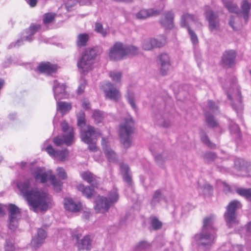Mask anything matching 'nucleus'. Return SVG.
<instances>
[{
	"label": "nucleus",
	"instance_id": "obj_8",
	"mask_svg": "<svg viewBox=\"0 0 251 251\" xmlns=\"http://www.w3.org/2000/svg\"><path fill=\"white\" fill-rule=\"evenodd\" d=\"M8 211L9 228L12 230L16 229L18 221L21 218V214L20 209L16 205L9 204L7 206Z\"/></svg>",
	"mask_w": 251,
	"mask_h": 251
},
{
	"label": "nucleus",
	"instance_id": "obj_14",
	"mask_svg": "<svg viewBox=\"0 0 251 251\" xmlns=\"http://www.w3.org/2000/svg\"><path fill=\"white\" fill-rule=\"evenodd\" d=\"M74 141V130H69L68 134L57 136L54 138L53 142L56 146H60L63 144L70 146L73 144Z\"/></svg>",
	"mask_w": 251,
	"mask_h": 251
},
{
	"label": "nucleus",
	"instance_id": "obj_44",
	"mask_svg": "<svg viewBox=\"0 0 251 251\" xmlns=\"http://www.w3.org/2000/svg\"><path fill=\"white\" fill-rule=\"evenodd\" d=\"M223 3L226 7L228 10L232 13H237L238 11V8L236 5L232 4L231 1L228 0H224Z\"/></svg>",
	"mask_w": 251,
	"mask_h": 251
},
{
	"label": "nucleus",
	"instance_id": "obj_63",
	"mask_svg": "<svg viewBox=\"0 0 251 251\" xmlns=\"http://www.w3.org/2000/svg\"><path fill=\"white\" fill-rule=\"evenodd\" d=\"M82 106L84 109H89L90 108V103L89 100L84 99L82 101Z\"/></svg>",
	"mask_w": 251,
	"mask_h": 251
},
{
	"label": "nucleus",
	"instance_id": "obj_24",
	"mask_svg": "<svg viewBox=\"0 0 251 251\" xmlns=\"http://www.w3.org/2000/svg\"><path fill=\"white\" fill-rule=\"evenodd\" d=\"M166 191L164 190L158 189L156 190L151 201V206H155L162 201H166Z\"/></svg>",
	"mask_w": 251,
	"mask_h": 251
},
{
	"label": "nucleus",
	"instance_id": "obj_17",
	"mask_svg": "<svg viewBox=\"0 0 251 251\" xmlns=\"http://www.w3.org/2000/svg\"><path fill=\"white\" fill-rule=\"evenodd\" d=\"M65 89L66 87L64 84H60L56 80L53 81L52 90L54 93V99L56 101L67 98V95Z\"/></svg>",
	"mask_w": 251,
	"mask_h": 251
},
{
	"label": "nucleus",
	"instance_id": "obj_27",
	"mask_svg": "<svg viewBox=\"0 0 251 251\" xmlns=\"http://www.w3.org/2000/svg\"><path fill=\"white\" fill-rule=\"evenodd\" d=\"M236 94L234 95V99L236 100V103L233 101H231L232 107L233 109L237 112H240L243 109V105L241 101V93L238 88L236 89Z\"/></svg>",
	"mask_w": 251,
	"mask_h": 251
},
{
	"label": "nucleus",
	"instance_id": "obj_1",
	"mask_svg": "<svg viewBox=\"0 0 251 251\" xmlns=\"http://www.w3.org/2000/svg\"><path fill=\"white\" fill-rule=\"evenodd\" d=\"M32 178H25L17 183V187L27 201L30 209L35 212L46 211L51 205L50 196L45 192L36 188H31Z\"/></svg>",
	"mask_w": 251,
	"mask_h": 251
},
{
	"label": "nucleus",
	"instance_id": "obj_64",
	"mask_svg": "<svg viewBox=\"0 0 251 251\" xmlns=\"http://www.w3.org/2000/svg\"><path fill=\"white\" fill-rule=\"evenodd\" d=\"M61 128L63 132H66L69 129L68 124L66 122H63L61 124Z\"/></svg>",
	"mask_w": 251,
	"mask_h": 251
},
{
	"label": "nucleus",
	"instance_id": "obj_53",
	"mask_svg": "<svg viewBox=\"0 0 251 251\" xmlns=\"http://www.w3.org/2000/svg\"><path fill=\"white\" fill-rule=\"evenodd\" d=\"M229 129L232 134L238 135L240 132V129L238 126L233 122H231L229 125Z\"/></svg>",
	"mask_w": 251,
	"mask_h": 251
},
{
	"label": "nucleus",
	"instance_id": "obj_34",
	"mask_svg": "<svg viewBox=\"0 0 251 251\" xmlns=\"http://www.w3.org/2000/svg\"><path fill=\"white\" fill-rule=\"evenodd\" d=\"M200 139L203 144L210 149H215L216 145L212 143L209 139L206 132L201 129L200 133Z\"/></svg>",
	"mask_w": 251,
	"mask_h": 251
},
{
	"label": "nucleus",
	"instance_id": "obj_62",
	"mask_svg": "<svg viewBox=\"0 0 251 251\" xmlns=\"http://www.w3.org/2000/svg\"><path fill=\"white\" fill-rule=\"evenodd\" d=\"M88 145V148L90 151H97V148L96 145V141L93 140L90 143H86Z\"/></svg>",
	"mask_w": 251,
	"mask_h": 251
},
{
	"label": "nucleus",
	"instance_id": "obj_23",
	"mask_svg": "<svg viewBox=\"0 0 251 251\" xmlns=\"http://www.w3.org/2000/svg\"><path fill=\"white\" fill-rule=\"evenodd\" d=\"M64 207L67 210L76 212L82 209V204L75 203L72 199L66 198L64 200Z\"/></svg>",
	"mask_w": 251,
	"mask_h": 251
},
{
	"label": "nucleus",
	"instance_id": "obj_10",
	"mask_svg": "<svg viewBox=\"0 0 251 251\" xmlns=\"http://www.w3.org/2000/svg\"><path fill=\"white\" fill-rule=\"evenodd\" d=\"M204 15L208 22L210 31L213 32L215 30H219L220 24L218 13L214 12L209 7L206 6Z\"/></svg>",
	"mask_w": 251,
	"mask_h": 251
},
{
	"label": "nucleus",
	"instance_id": "obj_9",
	"mask_svg": "<svg viewBox=\"0 0 251 251\" xmlns=\"http://www.w3.org/2000/svg\"><path fill=\"white\" fill-rule=\"evenodd\" d=\"M241 207V203L236 200L231 201L226 207V212L224 216L228 227H231V225L236 222L235 212L237 209Z\"/></svg>",
	"mask_w": 251,
	"mask_h": 251
},
{
	"label": "nucleus",
	"instance_id": "obj_33",
	"mask_svg": "<svg viewBox=\"0 0 251 251\" xmlns=\"http://www.w3.org/2000/svg\"><path fill=\"white\" fill-rule=\"evenodd\" d=\"M120 170L123 174L124 180L129 185L132 184V179L130 176L128 174L129 167L127 164L122 163L120 165Z\"/></svg>",
	"mask_w": 251,
	"mask_h": 251
},
{
	"label": "nucleus",
	"instance_id": "obj_35",
	"mask_svg": "<svg viewBox=\"0 0 251 251\" xmlns=\"http://www.w3.org/2000/svg\"><path fill=\"white\" fill-rule=\"evenodd\" d=\"M251 8V4L247 0H243L241 4L242 12L246 23L249 18V12Z\"/></svg>",
	"mask_w": 251,
	"mask_h": 251
},
{
	"label": "nucleus",
	"instance_id": "obj_19",
	"mask_svg": "<svg viewBox=\"0 0 251 251\" xmlns=\"http://www.w3.org/2000/svg\"><path fill=\"white\" fill-rule=\"evenodd\" d=\"M47 236L45 230L39 229L37 232V235L34 236L31 241V245L34 249L38 248L44 242Z\"/></svg>",
	"mask_w": 251,
	"mask_h": 251
},
{
	"label": "nucleus",
	"instance_id": "obj_54",
	"mask_svg": "<svg viewBox=\"0 0 251 251\" xmlns=\"http://www.w3.org/2000/svg\"><path fill=\"white\" fill-rule=\"evenodd\" d=\"M207 106L209 109L212 110L214 113L217 114L219 113V107L215 104V102L212 100H209L207 102Z\"/></svg>",
	"mask_w": 251,
	"mask_h": 251
},
{
	"label": "nucleus",
	"instance_id": "obj_51",
	"mask_svg": "<svg viewBox=\"0 0 251 251\" xmlns=\"http://www.w3.org/2000/svg\"><path fill=\"white\" fill-rule=\"evenodd\" d=\"M156 61L160 63H169L170 57L167 53H162L157 57Z\"/></svg>",
	"mask_w": 251,
	"mask_h": 251
},
{
	"label": "nucleus",
	"instance_id": "obj_40",
	"mask_svg": "<svg viewBox=\"0 0 251 251\" xmlns=\"http://www.w3.org/2000/svg\"><path fill=\"white\" fill-rule=\"evenodd\" d=\"M236 192L240 196L245 198L248 201H251V188H237L236 189Z\"/></svg>",
	"mask_w": 251,
	"mask_h": 251
},
{
	"label": "nucleus",
	"instance_id": "obj_16",
	"mask_svg": "<svg viewBox=\"0 0 251 251\" xmlns=\"http://www.w3.org/2000/svg\"><path fill=\"white\" fill-rule=\"evenodd\" d=\"M165 40H159L149 38L144 39L141 44L142 48L145 50H150L155 48H160L165 45Z\"/></svg>",
	"mask_w": 251,
	"mask_h": 251
},
{
	"label": "nucleus",
	"instance_id": "obj_28",
	"mask_svg": "<svg viewBox=\"0 0 251 251\" xmlns=\"http://www.w3.org/2000/svg\"><path fill=\"white\" fill-rule=\"evenodd\" d=\"M198 18L193 15L186 13L182 15L180 21V25L182 27H186L189 26L188 24L191 21L197 22L198 21Z\"/></svg>",
	"mask_w": 251,
	"mask_h": 251
},
{
	"label": "nucleus",
	"instance_id": "obj_39",
	"mask_svg": "<svg viewBox=\"0 0 251 251\" xmlns=\"http://www.w3.org/2000/svg\"><path fill=\"white\" fill-rule=\"evenodd\" d=\"M72 108L70 103L65 101H61L57 102V109L59 110L62 113L64 114L69 111Z\"/></svg>",
	"mask_w": 251,
	"mask_h": 251
},
{
	"label": "nucleus",
	"instance_id": "obj_2",
	"mask_svg": "<svg viewBox=\"0 0 251 251\" xmlns=\"http://www.w3.org/2000/svg\"><path fill=\"white\" fill-rule=\"evenodd\" d=\"M214 220V215H210L204 218L201 232L194 236L195 240L199 246L209 247L214 243L216 238L213 226Z\"/></svg>",
	"mask_w": 251,
	"mask_h": 251
},
{
	"label": "nucleus",
	"instance_id": "obj_50",
	"mask_svg": "<svg viewBox=\"0 0 251 251\" xmlns=\"http://www.w3.org/2000/svg\"><path fill=\"white\" fill-rule=\"evenodd\" d=\"M55 17V14L53 13H46L44 15L43 22L45 24H48L51 23Z\"/></svg>",
	"mask_w": 251,
	"mask_h": 251
},
{
	"label": "nucleus",
	"instance_id": "obj_58",
	"mask_svg": "<svg viewBox=\"0 0 251 251\" xmlns=\"http://www.w3.org/2000/svg\"><path fill=\"white\" fill-rule=\"evenodd\" d=\"M76 0H68L65 3L66 9L68 11H71V8L76 4Z\"/></svg>",
	"mask_w": 251,
	"mask_h": 251
},
{
	"label": "nucleus",
	"instance_id": "obj_46",
	"mask_svg": "<svg viewBox=\"0 0 251 251\" xmlns=\"http://www.w3.org/2000/svg\"><path fill=\"white\" fill-rule=\"evenodd\" d=\"M77 125L80 127L86 126L85 120V113L83 111H81L77 114Z\"/></svg>",
	"mask_w": 251,
	"mask_h": 251
},
{
	"label": "nucleus",
	"instance_id": "obj_52",
	"mask_svg": "<svg viewBox=\"0 0 251 251\" xmlns=\"http://www.w3.org/2000/svg\"><path fill=\"white\" fill-rule=\"evenodd\" d=\"M126 99L132 108L134 110H136L137 107L134 102V96L133 94L132 93L128 92L126 96Z\"/></svg>",
	"mask_w": 251,
	"mask_h": 251
},
{
	"label": "nucleus",
	"instance_id": "obj_5",
	"mask_svg": "<svg viewBox=\"0 0 251 251\" xmlns=\"http://www.w3.org/2000/svg\"><path fill=\"white\" fill-rule=\"evenodd\" d=\"M134 122L130 116L124 119L119 127V134L121 141L126 148L131 146V135L133 132Z\"/></svg>",
	"mask_w": 251,
	"mask_h": 251
},
{
	"label": "nucleus",
	"instance_id": "obj_12",
	"mask_svg": "<svg viewBox=\"0 0 251 251\" xmlns=\"http://www.w3.org/2000/svg\"><path fill=\"white\" fill-rule=\"evenodd\" d=\"M172 116L171 107L166 106L162 115H157L154 118V123L160 126L167 127L170 125Z\"/></svg>",
	"mask_w": 251,
	"mask_h": 251
},
{
	"label": "nucleus",
	"instance_id": "obj_11",
	"mask_svg": "<svg viewBox=\"0 0 251 251\" xmlns=\"http://www.w3.org/2000/svg\"><path fill=\"white\" fill-rule=\"evenodd\" d=\"M102 89L106 99L115 102L119 101L122 98L120 91L113 84L107 82L102 86Z\"/></svg>",
	"mask_w": 251,
	"mask_h": 251
},
{
	"label": "nucleus",
	"instance_id": "obj_48",
	"mask_svg": "<svg viewBox=\"0 0 251 251\" xmlns=\"http://www.w3.org/2000/svg\"><path fill=\"white\" fill-rule=\"evenodd\" d=\"M187 31L190 35L191 41L194 45H196L198 44L199 40L198 36L194 31H193L190 26L187 27Z\"/></svg>",
	"mask_w": 251,
	"mask_h": 251
},
{
	"label": "nucleus",
	"instance_id": "obj_13",
	"mask_svg": "<svg viewBox=\"0 0 251 251\" xmlns=\"http://www.w3.org/2000/svg\"><path fill=\"white\" fill-rule=\"evenodd\" d=\"M45 150L51 157L60 161H65L69 154V151L67 149L65 148L61 150H55L50 145L47 146Z\"/></svg>",
	"mask_w": 251,
	"mask_h": 251
},
{
	"label": "nucleus",
	"instance_id": "obj_26",
	"mask_svg": "<svg viewBox=\"0 0 251 251\" xmlns=\"http://www.w3.org/2000/svg\"><path fill=\"white\" fill-rule=\"evenodd\" d=\"M161 25L166 29H170L173 27V13L171 11L164 14L161 20Z\"/></svg>",
	"mask_w": 251,
	"mask_h": 251
},
{
	"label": "nucleus",
	"instance_id": "obj_30",
	"mask_svg": "<svg viewBox=\"0 0 251 251\" xmlns=\"http://www.w3.org/2000/svg\"><path fill=\"white\" fill-rule=\"evenodd\" d=\"M77 190L81 192L82 195L86 197L87 199H90L94 195L95 191L89 186H85L82 184H79L77 185Z\"/></svg>",
	"mask_w": 251,
	"mask_h": 251
},
{
	"label": "nucleus",
	"instance_id": "obj_6",
	"mask_svg": "<svg viewBox=\"0 0 251 251\" xmlns=\"http://www.w3.org/2000/svg\"><path fill=\"white\" fill-rule=\"evenodd\" d=\"M108 56L112 61L126 58V46L122 42H115L109 49Z\"/></svg>",
	"mask_w": 251,
	"mask_h": 251
},
{
	"label": "nucleus",
	"instance_id": "obj_41",
	"mask_svg": "<svg viewBox=\"0 0 251 251\" xmlns=\"http://www.w3.org/2000/svg\"><path fill=\"white\" fill-rule=\"evenodd\" d=\"M150 224L152 228L154 230H157L161 228L162 223L156 217L151 216L150 217Z\"/></svg>",
	"mask_w": 251,
	"mask_h": 251
},
{
	"label": "nucleus",
	"instance_id": "obj_57",
	"mask_svg": "<svg viewBox=\"0 0 251 251\" xmlns=\"http://www.w3.org/2000/svg\"><path fill=\"white\" fill-rule=\"evenodd\" d=\"M203 192L205 195H211L213 191V187L209 184L206 183L202 186Z\"/></svg>",
	"mask_w": 251,
	"mask_h": 251
},
{
	"label": "nucleus",
	"instance_id": "obj_29",
	"mask_svg": "<svg viewBox=\"0 0 251 251\" xmlns=\"http://www.w3.org/2000/svg\"><path fill=\"white\" fill-rule=\"evenodd\" d=\"M92 240L89 235L85 236L82 239L78 241L77 248L79 250H90L91 247Z\"/></svg>",
	"mask_w": 251,
	"mask_h": 251
},
{
	"label": "nucleus",
	"instance_id": "obj_56",
	"mask_svg": "<svg viewBox=\"0 0 251 251\" xmlns=\"http://www.w3.org/2000/svg\"><path fill=\"white\" fill-rule=\"evenodd\" d=\"M57 176L61 179H65L67 178V174L63 168L59 167L56 169Z\"/></svg>",
	"mask_w": 251,
	"mask_h": 251
},
{
	"label": "nucleus",
	"instance_id": "obj_7",
	"mask_svg": "<svg viewBox=\"0 0 251 251\" xmlns=\"http://www.w3.org/2000/svg\"><path fill=\"white\" fill-rule=\"evenodd\" d=\"M100 135L99 130L90 125L82 127L80 129V137L81 141L85 143H91Z\"/></svg>",
	"mask_w": 251,
	"mask_h": 251
},
{
	"label": "nucleus",
	"instance_id": "obj_15",
	"mask_svg": "<svg viewBox=\"0 0 251 251\" xmlns=\"http://www.w3.org/2000/svg\"><path fill=\"white\" fill-rule=\"evenodd\" d=\"M40 27L39 25H31L28 29L23 32L21 39L17 40L15 46H20L23 43L24 41H31L32 40V36Z\"/></svg>",
	"mask_w": 251,
	"mask_h": 251
},
{
	"label": "nucleus",
	"instance_id": "obj_43",
	"mask_svg": "<svg viewBox=\"0 0 251 251\" xmlns=\"http://www.w3.org/2000/svg\"><path fill=\"white\" fill-rule=\"evenodd\" d=\"M77 67L80 73L86 74L92 69V64H77Z\"/></svg>",
	"mask_w": 251,
	"mask_h": 251
},
{
	"label": "nucleus",
	"instance_id": "obj_61",
	"mask_svg": "<svg viewBox=\"0 0 251 251\" xmlns=\"http://www.w3.org/2000/svg\"><path fill=\"white\" fill-rule=\"evenodd\" d=\"M168 64H161L160 73L163 75H166L168 71L169 67Z\"/></svg>",
	"mask_w": 251,
	"mask_h": 251
},
{
	"label": "nucleus",
	"instance_id": "obj_37",
	"mask_svg": "<svg viewBox=\"0 0 251 251\" xmlns=\"http://www.w3.org/2000/svg\"><path fill=\"white\" fill-rule=\"evenodd\" d=\"M139 53V49L138 47L133 45L126 46V58L134 56Z\"/></svg>",
	"mask_w": 251,
	"mask_h": 251
},
{
	"label": "nucleus",
	"instance_id": "obj_22",
	"mask_svg": "<svg viewBox=\"0 0 251 251\" xmlns=\"http://www.w3.org/2000/svg\"><path fill=\"white\" fill-rule=\"evenodd\" d=\"M82 179L90 184L93 187H97L99 184V178L89 171H86L81 174Z\"/></svg>",
	"mask_w": 251,
	"mask_h": 251
},
{
	"label": "nucleus",
	"instance_id": "obj_42",
	"mask_svg": "<svg viewBox=\"0 0 251 251\" xmlns=\"http://www.w3.org/2000/svg\"><path fill=\"white\" fill-rule=\"evenodd\" d=\"M89 39L88 35L86 33L80 34L77 36L76 41L78 47L85 46Z\"/></svg>",
	"mask_w": 251,
	"mask_h": 251
},
{
	"label": "nucleus",
	"instance_id": "obj_55",
	"mask_svg": "<svg viewBox=\"0 0 251 251\" xmlns=\"http://www.w3.org/2000/svg\"><path fill=\"white\" fill-rule=\"evenodd\" d=\"M86 84V80L85 79L82 78L80 80L79 85L77 90V93L78 94H81L84 92Z\"/></svg>",
	"mask_w": 251,
	"mask_h": 251
},
{
	"label": "nucleus",
	"instance_id": "obj_49",
	"mask_svg": "<svg viewBox=\"0 0 251 251\" xmlns=\"http://www.w3.org/2000/svg\"><path fill=\"white\" fill-rule=\"evenodd\" d=\"M95 30L100 34L103 37H105L107 35L106 30L103 28L102 25L99 23H97L95 24Z\"/></svg>",
	"mask_w": 251,
	"mask_h": 251
},
{
	"label": "nucleus",
	"instance_id": "obj_4",
	"mask_svg": "<svg viewBox=\"0 0 251 251\" xmlns=\"http://www.w3.org/2000/svg\"><path fill=\"white\" fill-rule=\"evenodd\" d=\"M32 174L37 182L45 183L50 179L55 190L57 192L60 190L62 183L57 179L54 175L51 174V171H46L43 168H36Z\"/></svg>",
	"mask_w": 251,
	"mask_h": 251
},
{
	"label": "nucleus",
	"instance_id": "obj_31",
	"mask_svg": "<svg viewBox=\"0 0 251 251\" xmlns=\"http://www.w3.org/2000/svg\"><path fill=\"white\" fill-rule=\"evenodd\" d=\"M236 53L234 50H228L224 52L222 56L223 63H234Z\"/></svg>",
	"mask_w": 251,
	"mask_h": 251
},
{
	"label": "nucleus",
	"instance_id": "obj_59",
	"mask_svg": "<svg viewBox=\"0 0 251 251\" xmlns=\"http://www.w3.org/2000/svg\"><path fill=\"white\" fill-rule=\"evenodd\" d=\"M150 247V243L145 241L139 242L137 246V247L140 250H145L149 248Z\"/></svg>",
	"mask_w": 251,
	"mask_h": 251
},
{
	"label": "nucleus",
	"instance_id": "obj_60",
	"mask_svg": "<svg viewBox=\"0 0 251 251\" xmlns=\"http://www.w3.org/2000/svg\"><path fill=\"white\" fill-rule=\"evenodd\" d=\"M5 251H14L15 247L13 244L11 242L6 240V245L5 246Z\"/></svg>",
	"mask_w": 251,
	"mask_h": 251
},
{
	"label": "nucleus",
	"instance_id": "obj_18",
	"mask_svg": "<svg viewBox=\"0 0 251 251\" xmlns=\"http://www.w3.org/2000/svg\"><path fill=\"white\" fill-rule=\"evenodd\" d=\"M97 55V48H87L83 52L78 63H87L95 59Z\"/></svg>",
	"mask_w": 251,
	"mask_h": 251
},
{
	"label": "nucleus",
	"instance_id": "obj_20",
	"mask_svg": "<svg viewBox=\"0 0 251 251\" xmlns=\"http://www.w3.org/2000/svg\"><path fill=\"white\" fill-rule=\"evenodd\" d=\"M101 145L104 154L109 161H114L117 159L115 152L108 147V142L107 139L102 138Z\"/></svg>",
	"mask_w": 251,
	"mask_h": 251
},
{
	"label": "nucleus",
	"instance_id": "obj_3",
	"mask_svg": "<svg viewBox=\"0 0 251 251\" xmlns=\"http://www.w3.org/2000/svg\"><path fill=\"white\" fill-rule=\"evenodd\" d=\"M119 199L117 189H113L108 195V199L103 196H98L95 201V209L97 213H104Z\"/></svg>",
	"mask_w": 251,
	"mask_h": 251
},
{
	"label": "nucleus",
	"instance_id": "obj_21",
	"mask_svg": "<svg viewBox=\"0 0 251 251\" xmlns=\"http://www.w3.org/2000/svg\"><path fill=\"white\" fill-rule=\"evenodd\" d=\"M161 9L154 8L150 9H143L139 11L136 14V17L139 20H144L149 17L158 15Z\"/></svg>",
	"mask_w": 251,
	"mask_h": 251
},
{
	"label": "nucleus",
	"instance_id": "obj_25",
	"mask_svg": "<svg viewBox=\"0 0 251 251\" xmlns=\"http://www.w3.org/2000/svg\"><path fill=\"white\" fill-rule=\"evenodd\" d=\"M58 69L57 66L54 64H40L37 70L40 73L50 75L55 72Z\"/></svg>",
	"mask_w": 251,
	"mask_h": 251
},
{
	"label": "nucleus",
	"instance_id": "obj_45",
	"mask_svg": "<svg viewBox=\"0 0 251 251\" xmlns=\"http://www.w3.org/2000/svg\"><path fill=\"white\" fill-rule=\"evenodd\" d=\"M104 117L103 112L99 110H95L93 114V118L97 124L100 123L102 122Z\"/></svg>",
	"mask_w": 251,
	"mask_h": 251
},
{
	"label": "nucleus",
	"instance_id": "obj_36",
	"mask_svg": "<svg viewBox=\"0 0 251 251\" xmlns=\"http://www.w3.org/2000/svg\"><path fill=\"white\" fill-rule=\"evenodd\" d=\"M169 153L167 151H164L155 156V160L156 163L161 166L164 163L169 159Z\"/></svg>",
	"mask_w": 251,
	"mask_h": 251
},
{
	"label": "nucleus",
	"instance_id": "obj_32",
	"mask_svg": "<svg viewBox=\"0 0 251 251\" xmlns=\"http://www.w3.org/2000/svg\"><path fill=\"white\" fill-rule=\"evenodd\" d=\"M204 114L205 118V123L210 128H215L218 126L217 121L212 114L206 111Z\"/></svg>",
	"mask_w": 251,
	"mask_h": 251
},
{
	"label": "nucleus",
	"instance_id": "obj_47",
	"mask_svg": "<svg viewBox=\"0 0 251 251\" xmlns=\"http://www.w3.org/2000/svg\"><path fill=\"white\" fill-rule=\"evenodd\" d=\"M109 75L114 82L117 83L121 82L122 77L121 72L118 71H111L109 73Z\"/></svg>",
	"mask_w": 251,
	"mask_h": 251
},
{
	"label": "nucleus",
	"instance_id": "obj_38",
	"mask_svg": "<svg viewBox=\"0 0 251 251\" xmlns=\"http://www.w3.org/2000/svg\"><path fill=\"white\" fill-rule=\"evenodd\" d=\"M202 157L207 163H209L214 161L217 158L218 156L214 152L207 151L202 154Z\"/></svg>",
	"mask_w": 251,
	"mask_h": 251
}]
</instances>
